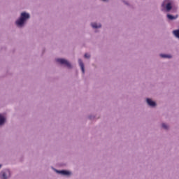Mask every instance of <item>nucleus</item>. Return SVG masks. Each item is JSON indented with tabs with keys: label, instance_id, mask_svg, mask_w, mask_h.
I'll return each instance as SVG.
<instances>
[{
	"label": "nucleus",
	"instance_id": "1",
	"mask_svg": "<svg viewBox=\"0 0 179 179\" xmlns=\"http://www.w3.org/2000/svg\"><path fill=\"white\" fill-rule=\"evenodd\" d=\"M29 18H30V15L26 13H22L20 18L18 19L15 23L17 26H18L19 27H22L23 24H24V22H26V20Z\"/></svg>",
	"mask_w": 179,
	"mask_h": 179
},
{
	"label": "nucleus",
	"instance_id": "2",
	"mask_svg": "<svg viewBox=\"0 0 179 179\" xmlns=\"http://www.w3.org/2000/svg\"><path fill=\"white\" fill-rule=\"evenodd\" d=\"M57 62H59V64H61L62 65H65L66 66H67V68H72V65H71V63H69V62H68L66 59H56Z\"/></svg>",
	"mask_w": 179,
	"mask_h": 179
},
{
	"label": "nucleus",
	"instance_id": "3",
	"mask_svg": "<svg viewBox=\"0 0 179 179\" xmlns=\"http://www.w3.org/2000/svg\"><path fill=\"white\" fill-rule=\"evenodd\" d=\"M164 6H166V12H170V10H171V8H173L171 6V1L170 0L164 1L162 3V7L164 8Z\"/></svg>",
	"mask_w": 179,
	"mask_h": 179
},
{
	"label": "nucleus",
	"instance_id": "4",
	"mask_svg": "<svg viewBox=\"0 0 179 179\" xmlns=\"http://www.w3.org/2000/svg\"><path fill=\"white\" fill-rule=\"evenodd\" d=\"M1 177L2 179H7L8 177H10V171L6 169L5 171L1 173Z\"/></svg>",
	"mask_w": 179,
	"mask_h": 179
},
{
	"label": "nucleus",
	"instance_id": "5",
	"mask_svg": "<svg viewBox=\"0 0 179 179\" xmlns=\"http://www.w3.org/2000/svg\"><path fill=\"white\" fill-rule=\"evenodd\" d=\"M147 103L148 106H150V107H155L156 106V102L152 101L150 99H147Z\"/></svg>",
	"mask_w": 179,
	"mask_h": 179
},
{
	"label": "nucleus",
	"instance_id": "6",
	"mask_svg": "<svg viewBox=\"0 0 179 179\" xmlns=\"http://www.w3.org/2000/svg\"><path fill=\"white\" fill-rule=\"evenodd\" d=\"M78 64L81 68V71L83 72V73H85V64H83V62H82V59H79L78 60Z\"/></svg>",
	"mask_w": 179,
	"mask_h": 179
},
{
	"label": "nucleus",
	"instance_id": "7",
	"mask_svg": "<svg viewBox=\"0 0 179 179\" xmlns=\"http://www.w3.org/2000/svg\"><path fill=\"white\" fill-rule=\"evenodd\" d=\"M57 173H59V174H62L63 176H70L71 175V172H69L68 171H57Z\"/></svg>",
	"mask_w": 179,
	"mask_h": 179
},
{
	"label": "nucleus",
	"instance_id": "8",
	"mask_svg": "<svg viewBox=\"0 0 179 179\" xmlns=\"http://www.w3.org/2000/svg\"><path fill=\"white\" fill-rule=\"evenodd\" d=\"M91 24H92V27H93V29H99V28L101 27V24H97V23H92Z\"/></svg>",
	"mask_w": 179,
	"mask_h": 179
},
{
	"label": "nucleus",
	"instance_id": "9",
	"mask_svg": "<svg viewBox=\"0 0 179 179\" xmlns=\"http://www.w3.org/2000/svg\"><path fill=\"white\" fill-rule=\"evenodd\" d=\"M4 122H5V117H3V115H2V114H0V125H3Z\"/></svg>",
	"mask_w": 179,
	"mask_h": 179
},
{
	"label": "nucleus",
	"instance_id": "10",
	"mask_svg": "<svg viewBox=\"0 0 179 179\" xmlns=\"http://www.w3.org/2000/svg\"><path fill=\"white\" fill-rule=\"evenodd\" d=\"M173 34L179 39V29L173 31Z\"/></svg>",
	"mask_w": 179,
	"mask_h": 179
},
{
	"label": "nucleus",
	"instance_id": "11",
	"mask_svg": "<svg viewBox=\"0 0 179 179\" xmlns=\"http://www.w3.org/2000/svg\"><path fill=\"white\" fill-rule=\"evenodd\" d=\"M160 57L162 58H171V55H163V54H161Z\"/></svg>",
	"mask_w": 179,
	"mask_h": 179
},
{
	"label": "nucleus",
	"instance_id": "12",
	"mask_svg": "<svg viewBox=\"0 0 179 179\" xmlns=\"http://www.w3.org/2000/svg\"><path fill=\"white\" fill-rule=\"evenodd\" d=\"M167 17H168V19H169L170 20H173V19H176V17H174V16H173V15H170V14H168V15H167Z\"/></svg>",
	"mask_w": 179,
	"mask_h": 179
},
{
	"label": "nucleus",
	"instance_id": "13",
	"mask_svg": "<svg viewBox=\"0 0 179 179\" xmlns=\"http://www.w3.org/2000/svg\"><path fill=\"white\" fill-rule=\"evenodd\" d=\"M162 128H164V129H167L169 126H167L166 124H162Z\"/></svg>",
	"mask_w": 179,
	"mask_h": 179
},
{
	"label": "nucleus",
	"instance_id": "14",
	"mask_svg": "<svg viewBox=\"0 0 179 179\" xmlns=\"http://www.w3.org/2000/svg\"><path fill=\"white\" fill-rule=\"evenodd\" d=\"M85 58H90V55L85 53Z\"/></svg>",
	"mask_w": 179,
	"mask_h": 179
},
{
	"label": "nucleus",
	"instance_id": "15",
	"mask_svg": "<svg viewBox=\"0 0 179 179\" xmlns=\"http://www.w3.org/2000/svg\"><path fill=\"white\" fill-rule=\"evenodd\" d=\"M1 167H2V165H1V164H0V169H1Z\"/></svg>",
	"mask_w": 179,
	"mask_h": 179
},
{
	"label": "nucleus",
	"instance_id": "16",
	"mask_svg": "<svg viewBox=\"0 0 179 179\" xmlns=\"http://www.w3.org/2000/svg\"><path fill=\"white\" fill-rule=\"evenodd\" d=\"M103 1H107V0H103Z\"/></svg>",
	"mask_w": 179,
	"mask_h": 179
}]
</instances>
